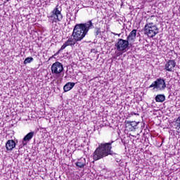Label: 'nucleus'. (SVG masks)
<instances>
[{
  "label": "nucleus",
  "instance_id": "1",
  "mask_svg": "<svg viewBox=\"0 0 180 180\" xmlns=\"http://www.w3.org/2000/svg\"><path fill=\"white\" fill-rule=\"evenodd\" d=\"M94 27L92 20H89L86 23L77 24L74 27L72 35L63 44V46L60 47L58 53L63 51V50H65L68 46L75 47V44H78V41H81V40L85 37V35L88 34V32H89L90 29H94Z\"/></svg>",
  "mask_w": 180,
  "mask_h": 180
},
{
  "label": "nucleus",
  "instance_id": "2",
  "mask_svg": "<svg viewBox=\"0 0 180 180\" xmlns=\"http://www.w3.org/2000/svg\"><path fill=\"white\" fill-rule=\"evenodd\" d=\"M112 143L113 141L100 144L93 154V160L98 161V160L104 158V157L112 155V154H113V151H112Z\"/></svg>",
  "mask_w": 180,
  "mask_h": 180
},
{
  "label": "nucleus",
  "instance_id": "3",
  "mask_svg": "<svg viewBox=\"0 0 180 180\" xmlns=\"http://www.w3.org/2000/svg\"><path fill=\"white\" fill-rule=\"evenodd\" d=\"M153 18H155V16L152 15L150 18H148L147 22L144 27V34H146L149 39L155 37V36L160 33V29L157 25L154 24V22H148Z\"/></svg>",
  "mask_w": 180,
  "mask_h": 180
},
{
  "label": "nucleus",
  "instance_id": "4",
  "mask_svg": "<svg viewBox=\"0 0 180 180\" xmlns=\"http://www.w3.org/2000/svg\"><path fill=\"white\" fill-rule=\"evenodd\" d=\"M49 20L51 23H58L63 20V14H61V7L56 6L52 11L51 15L49 16Z\"/></svg>",
  "mask_w": 180,
  "mask_h": 180
},
{
  "label": "nucleus",
  "instance_id": "5",
  "mask_svg": "<svg viewBox=\"0 0 180 180\" xmlns=\"http://www.w3.org/2000/svg\"><path fill=\"white\" fill-rule=\"evenodd\" d=\"M149 88H153V90L156 89V91H164L167 88V83H165L164 78L160 77L153 82Z\"/></svg>",
  "mask_w": 180,
  "mask_h": 180
},
{
  "label": "nucleus",
  "instance_id": "6",
  "mask_svg": "<svg viewBox=\"0 0 180 180\" xmlns=\"http://www.w3.org/2000/svg\"><path fill=\"white\" fill-rule=\"evenodd\" d=\"M129 46H130V42L127 39H118L115 47L118 51H126L129 49Z\"/></svg>",
  "mask_w": 180,
  "mask_h": 180
},
{
  "label": "nucleus",
  "instance_id": "7",
  "mask_svg": "<svg viewBox=\"0 0 180 180\" xmlns=\"http://www.w3.org/2000/svg\"><path fill=\"white\" fill-rule=\"evenodd\" d=\"M52 74L55 75H60V73L62 71H64V66H63V63L60 62H55L52 64L51 67Z\"/></svg>",
  "mask_w": 180,
  "mask_h": 180
},
{
  "label": "nucleus",
  "instance_id": "8",
  "mask_svg": "<svg viewBox=\"0 0 180 180\" xmlns=\"http://www.w3.org/2000/svg\"><path fill=\"white\" fill-rule=\"evenodd\" d=\"M176 65V62L174 60H169L167 62L165 66V70L169 72H174V68Z\"/></svg>",
  "mask_w": 180,
  "mask_h": 180
},
{
  "label": "nucleus",
  "instance_id": "9",
  "mask_svg": "<svg viewBox=\"0 0 180 180\" xmlns=\"http://www.w3.org/2000/svg\"><path fill=\"white\" fill-rule=\"evenodd\" d=\"M139 123H140V122H137L136 121H127V120H126L124 122L125 127L127 129H129V130H130V131H133L136 130V128L139 125Z\"/></svg>",
  "mask_w": 180,
  "mask_h": 180
},
{
  "label": "nucleus",
  "instance_id": "10",
  "mask_svg": "<svg viewBox=\"0 0 180 180\" xmlns=\"http://www.w3.org/2000/svg\"><path fill=\"white\" fill-rule=\"evenodd\" d=\"M136 36H137V30H133L127 37V40L130 44L131 46H133V43L136 41Z\"/></svg>",
  "mask_w": 180,
  "mask_h": 180
},
{
  "label": "nucleus",
  "instance_id": "11",
  "mask_svg": "<svg viewBox=\"0 0 180 180\" xmlns=\"http://www.w3.org/2000/svg\"><path fill=\"white\" fill-rule=\"evenodd\" d=\"M34 134H36L34 131H31L25 135L22 139V146H26L27 144V142L30 141V140L33 139Z\"/></svg>",
  "mask_w": 180,
  "mask_h": 180
},
{
  "label": "nucleus",
  "instance_id": "12",
  "mask_svg": "<svg viewBox=\"0 0 180 180\" xmlns=\"http://www.w3.org/2000/svg\"><path fill=\"white\" fill-rule=\"evenodd\" d=\"M16 147V143L13 140H8L6 143V148L8 151H12Z\"/></svg>",
  "mask_w": 180,
  "mask_h": 180
},
{
  "label": "nucleus",
  "instance_id": "13",
  "mask_svg": "<svg viewBox=\"0 0 180 180\" xmlns=\"http://www.w3.org/2000/svg\"><path fill=\"white\" fill-rule=\"evenodd\" d=\"M75 86V83L74 82H68L64 86L63 90L65 92H68V91H71Z\"/></svg>",
  "mask_w": 180,
  "mask_h": 180
},
{
  "label": "nucleus",
  "instance_id": "14",
  "mask_svg": "<svg viewBox=\"0 0 180 180\" xmlns=\"http://www.w3.org/2000/svg\"><path fill=\"white\" fill-rule=\"evenodd\" d=\"M77 167L79 168H84L85 165H86V162H85V158H81L76 163Z\"/></svg>",
  "mask_w": 180,
  "mask_h": 180
},
{
  "label": "nucleus",
  "instance_id": "15",
  "mask_svg": "<svg viewBox=\"0 0 180 180\" xmlns=\"http://www.w3.org/2000/svg\"><path fill=\"white\" fill-rule=\"evenodd\" d=\"M155 99L156 102H159V103H162V102H164L165 101V95H164V94H158L155 96Z\"/></svg>",
  "mask_w": 180,
  "mask_h": 180
},
{
  "label": "nucleus",
  "instance_id": "16",
  "mask_svg": "<svg viewBox=\"0 0 180 180\" xmlns=\"http://www.w3.org/2000/svg\"><path fill=\"white\" fill-rule=\"evenodd\" d=\"M174 126L176 130L180 133V117H178V118L176 120Z\"/></svg>",
  "mask_w": 180,
  "mask_h": 180
},
{
  "label": "nucleus",
  "instance_id": "17",
  "mask_svg": "<svg viewBox=\"0 0 180 180\" xmlns=\"http://www.w3.org/2000/svg\"><path fill=\"white\" fill-rule=\"evenodd\" d=\"M33 58L32 57H27V58H25V60H24V64H29L30 63H32L33 61Z\"/></svg>",
  "mask_w": 180,
  "mask_h": 180
},
{
  "label": "nucleus",
  "instance_id": "18",
  "mask_svg": "<svg viewBox=\"0 0 180 180\" xmlns=\"http://www.w3.org/2000/svg\"><path fill=\"white\" fill-rule=\"evenodd\" d=\"M95 36H99L101 34V28L96 27L94 30Z\"/></svg>",
  "mask_w": 180,
  "mask_h": 180
},
{
  "label": "nucleus",
  "instance_id": "19",
  "mask_svg": "<svg viewBox=\"0 0 180 180\" xmlns=\"http://www.w3.org/2000/svg\"><path fill=\"white\" fill-rule=\"evenodd\" d=\"M7 1V2H9V1H11V0H6Z\"/></svg>",
  "mask_w": 180,
  "mask_h": 180
},
{
  "label": "nucleus",
  "instance_id": "20",
  "mask_svg": "<svg viewBox=\"0 0 180 180\" xmlns=\"http://www.w3.org/2000/svg\"><path fill=\"white\" fill-rule=\"evenodd\" d=\"M114 34L116 36L117 35V34H115V33H114Z\"/></svg>",
  "mask_w": 180,
  "mask_h": 180
},
{
  "label": "nucleus",
  "instance_id": "21",
  "mask_svg": "<svg viewBox=\"0 0 180 180\" xmlns=\"http://www.w3.org/2000/svg\"><path fill=\"white\" fill-rule=\"evenodd\" d=\"M134 115H137L136 113H134Z\"/></svg>",
  "mask_w": 180,
  "mask_h": 180
}]
</instances>
